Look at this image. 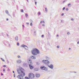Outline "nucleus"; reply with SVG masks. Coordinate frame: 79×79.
Returning a JSON list of instances; mask_svg holds the SVG:
<instances>
[{
	"label": "nucleus",
	"instance_id": "nucleus-11",
	"mask_svg": "<svg viewBox=\"0 0 79 79\" xmlns=\"http://www.w3.org/2000/svg\"><path fill=\"white\" fill-rule=\"evenodd\" d=\"M48 66L49 68H51V69L53 68V65H51L50 66Z\"/></svg>",
	"mask_w": 79,
	"mask_h": 79
},
{
	"label": "nucleus",
	"instance_id": "nucleus-26",
	"mask_svg": "<svg viewBox=\"0 0 79 79\" xmlns=\"http://www.w3.org/2000/svg\"><path fill=\"white\" fill-rule=\"evenodd\" d=\"M45 11H47V8H45Z\"/></svg>",
	"mask_w": 79,
	"mask_h": 79
},
{
	"label": "nucleus",
	"instance_id": "nucleus-2",
	"mask_svg": "<svg viewBox=\"0 0 79 79\" xmlns=\"http://www.w3.org/2000/svg\"><path fill=\"white\" fill-rule=\"evenodd\" d=\"M31 52L32 55H37V54L40 53V52L38 49L35 48L32 49Z\"/></svg>",
	"mask_w": 79,
	"mask_h": 79
},
{
	"label": "nucleus",
	"instance_id": "nucleus-27",
	"mask_svg": "<svg viewBox=\"0 0 79 79\" xmlns=\"http://www.w3.org/2000/svg\"><path fill=\"white\" fill-rule=\"evenodd\" d=\"M70 33H69V32H68V33H67V34H68V35H69V34H70Z\"/></svg>",
	"mask_w": 79,
	"mask_h": 79
},
{
	"label": "nucleus",
	"instance_id": "nucleus-7",
	"mask_svg": "<svg viewBox=\"0 0 79 79\" xmlns=\"http://www.w3.org/2000/svg\"><path fill=\"white\" fill-rule=\"evenodd\" d=\"M32 64H30V65H29V66L30 69H34V66L32 65Z\"/></svg>",
	"mask_w": 79,
	"mask_h": 79
},
{
	"label": "nucleus",
	"instance_id": "nucleus-28",
	"mask_svg": "<svg viewBox=\"0 0 79 79\" xmlns=\"http://www.w3.org/2000/svg\"><path fill=\"white\" fill-rule=\"evenodd\" d=\"M3 67H4V68H6V65H4L3 66Z\"/></svg>",
	"mask_w": 79,
	"mask_h": 79
},
{
	"label": "nucleus",
	"instance_id": "nucleus-47",
	"mask_svg": "<svg viewBox=\"0 0 79 79\" xmlns=\"http://www.w3.org/2000/svg\"><path fill=\"white\" fill-rule=\"evenodd\" d=\"M23 26H24V25H23Z\"/></svg>",
	"mask_w": 79,
	"mask_h": 79
},
{
	"label": "nucleus",
	"instance_id": "nucleus-19",
	"mask_svg": "<svg viewBox=\"0 0 79 79\" xmlns=\"http://www.w3.org/2000/svg\"><path fill=\"white\" fill-rule=\"evenodd\" d=\"M17 57L18 58H21V56H18Z\"/></svg>",
	"mask_w": 79,
	"mask_h": 79
},
{
	"label": "nucleus",
	"instance_id": "nucleus-10",
	"mask_svg": "<svg viewBox=\"0 0 79 79\" xmlns=\"http://www.w3.org/2000/svg\"><path fill=\"white\" fill-rule=\"evenodd\" d=\"M17 63L19 64V63H21V60H17Z\"/></svg>",
	"mask_w": 79,
	"mask_h": 79
},
{
	"label": "nucleus",
	"instance_id": "nucleus-43",
	"mask_svg": "<svg viewBox=\"0 0 79 79\" xmlns=\"http://www.w3.org/2000/svg\"><path fill=\"white\" fill-rule=\"evenodd\" d=\"M69 50H71V48H69Z\"/></svg>",
	"mask_w": 79,
	"mask_h": 79
},
{
	"label": "nucleus",
	"instance_id": "nucleus-44",
	"mask_svg": "<svg viewBox=\"0 0 79 79\" xmlns=\"http://www.w3.org/2000/svg\"><path fill=\"white\" fill-rule=\"evenodd\" d=\"M57 37H58V35H57Z\"/></svg>",
	"mask_w": 79,
	"mask_h": 79
},
{
	"label": "nucleus",
	"instance_id": "nucleus-17",
	"mask_svg": "<svg viewBox=\"0 0 79 79\" xmlns=\"http://www.w3.org/2000/svg\"><path fill=\"white\" fill-rule=\"evenodd\" d=\"M44 23L45 22H44V21H41L40 23Z\"/></svg>",
	"mask_w": 79,
	"mask_h": 79
},
{
	"label": "nucleus",
	"instance_id": "nucleus-22",
	"mask_svg": "<svg viewBox=\"0 0 79 79\" xmlns=\"http://www.w3.org/2000/svg\"><path fill=\"white\" fill-rule=\"evenodd\" d=\"M38 15H40V12H38Z\"/></svg>",
	"mask_w": 79,
	"mask_h": 79
},
{
	"label": "nucleus",
	"instance_id": "nucleus-21",
	"mask_svg": "<svg viewBox=\"0 0 79 79\" xmlns=\"http://www.w3.org/2000/svg\"><path fill=\"white\" fill-rule=\"evenodd\" d=\"M25 15L26 17H27L28 16V15L27 14H25Z\"/></svg>",
	"mask_w": 79,
	"mask_h": 79
},
{
	"label": "nucleus",
	"instance_id": "nucleus-14",
	"mask_svg": "<svg viewBox=\"0 0 79 79\" xmlns=\"http://www.w3.org/2000/svg\"><path fill=\"white\" fill-rule=\"evenodd\" d=\"M25 79H30V78L27 77H25Z\"/></svg>",
	"mask_w": 79,
	"mask_h": 79
},
{
	"label": "nucleus",
	"instance_id": "nucleus-23",
	"mask_svg": "<svg viewBox=\"0 0 79 79\" xmlns=\"http://www.w3.org/2000/svg\"><path fill=\"white\" fill-rule=\"evenodd\" d=\"M70 5H71V4H68V6H70Z\"/></svg>",
	"mask_w": 79,
	"mask_h": 79
},
{
	"label": "nucleus",
	"instance_id": "nucleus-34",
	"mask_svg": "<svg viewBox=\"0 0 79 79\" xmlns=\"http://www.w3.org/2000/svg\"><path fill=\"white\" fill-rule=\"evenodd\" d=\"M63 15H64V14H61V16H63Z\"/></svg>",
	"mask_w": 79,
	"mask_h": 79
},
{
	"label": "nucleus",
	"instance_id": "nucleus-42",
	"mask_svg": "<svg viewBox=\"0 0 79 79\" xmlns=\"http://www.w3.org/2000/svg\"><path fill=\"white\" fill-rule=\"evenodd\" d=\"M13 73H15V72L14 71H13Z\"/></svg>",
	"mask_w": 79,
	"mask_h": 79
},
{
	"label": "nucleus",
	"instance_id": "nucleus-5",
	"mask_svg": "<svg viewBox=\"0 0 79 79\" xmlns=\"http://www.w3.org/2000/svg\"><path fill=\"white\" fill-rule=\"evenodd\" d=\"M27 62L29 64V65L32 64V63L31 59L30 58L28 59H27Z\"/></svg>",
	"mask_w": 79,
	"mask_h": 79
},
{
	"label": "nucleus",
	"instance_id": "nucleus-8",
	"mask_svg": "<svg viewBox=\"0 0 79 79\" xmlns=\"http://www.w3.org/2000/svg\"><path fill=\"white\" fill-rule=\"evenodd\" d=\"M36 77H39L40 76V74L39 73H37L35 75Z\"/></svg>",
	"mask_w": 79,
	"mask_h": 79
},
{
	"label": "nucleus",
	"instance_id": "nucleus-1",
	"mask_svg": "<svg viewBox=\"0 0 79 79\" xmlns=\"http://www.w3.org/2000/svg\"><path fill=\"white\" fill-rule=\"evenodd\" d=\"M17 71L18 73L20 74L17 76V78L19 79H24L23 76H25V73L24 72V70L19 69L17 70Z\"/></svg>",
	"mask_w": 79,
	"mask_h": 79
},
{
	"label": "nucleus",
	"instance_id": "nucleus-24",
	"mask_svg": "<svg viewBox=\"0 0 79 79\" xmlns=\"http://www.w3.org/2000/svg\"><path fill=\"white\" fill-rule=\"evenodd\" d=\"M17 45L18 46H19V43H17Z\"/></svg>",
	"mask_w": 79,
	"mask_h": 79
},
{
	"label": "nucleus",
	"instance_id": "nucleus-13",
	"mask_svg": "<svg viewBox=\"0 0 79 79\" xmlns=\"http://www.w3.org/2000/svg\"><path fill=\"white\" fill-rule=\"evenodd\" d=\"M15 40H18V37H16L15 38Z\"/></svg>",
	"mask_w": 79,
	"mask_h": 79
},
{
	"label": "nucleus",
	"instance_id": "nucleus-35",
	"mask_svg": "<svg viewBox=\"0 0 79 79\" xmlns=\"http://www.w3.org/2000/svg\"><path fill=\"white\" fill-rule=\"evenodd\" d=\"M6 21H8V19H6Z\"/></svg>",
	"mask_w": 79,
	"mask_h": 79
},
{
	"label": "nucleus",
	"instance_id": "nucleus-38",
	"mask_svg": "<svg viewBox=\"0 0 79 79\" xmlns=\"http://www.w3.org/2000/svg\"><path fill=\"white\" fill-rule=\"evenodd\" d=\"M35 5H37V2H35Z\"/></svg>",
	"mask_w": 79,
	"mask_h": 79
},
{
	"label": "nucleus",
	"instance_id": "nucleus-46",
	"mask_svg": "<svg viewBox=\"0 0 79 79\" xmlns=\"http://www.w3.org/2000/svg\"><path fill=\"white\" fill-rule=\"evenodd\" d=\"M27 2H28V0H27Z\"/></svg>",
	"mask_w": 79,
	"mask_h": 79
},
{
	"label": "nucleus",
	"instance_id": "nucleus-25",
	"mask_svg": "<svg viewBox=\"0 0 79 79\" xmlns=\"http://www.w3.org/2000/svg\"><path fill=\"white\" fill-rule=\"evenodd\" d=\"M30 26H32V23H30Z\"/></svg>",
	"mask_w": 79,
	"mask_h": 79
},
{
	"label": "nucleus",
	"instance_id": "nucleus-15",
	"mask_svg": "<svg viewBox=\"0 0 79 79\" xmlns=\"http://www.w3.org/2000/svg\"><path fill=\"white\" fill-rule=\"evenodd\" d=\"M6 12L7 14H8V11L6 10Z\"/></svg>",
	"mask_w": 79,
	"mask_h": 79
},
{
	"label": "nucleus",
	"instance_id": "nucleus-40",
	"mask_svg": "<svg viewBox=\"0 0 79 79\" xmlns=\"http://www.w3.org/2000/svg\"><path fill=\"white\" fill-rule=\"evenodd\" d=\"M3 74L2 73H1V76H3Z\"/></svg>",
	"mask_w": 79,
	"mask_h": 79
},
{
	"label": "nucleus",
	"instance_id": "nucleus-6",
	"mask_svg": "<svg viewBox=\"0 0 79 79\" xmlns=\"http://www.w3.org/2000/svg\"><path fill=\"white\" fill-rule=\"evenodd\" d=\"M40 69L43 70H45V71H47V68L44 66L40 67Z\"/></svg>",
	"mask_w": 79,
	"mask_h": 79
},
{
	"label": "nucleus",
	"instance_id": "nucleus-9",
	"mask_svg": "<svg viewBox=\"0 0 79 79\" xmlns=\"http://www.w3.org/2000/svg\"><path fill=\"white\" fill-rule=\"evenodd\" d=\"M31 59H33V60H35L36 59V57L35 56H31Z\"/></svg>",
	"mask_w": 79,
	"mask_h": 79
},
{
	"label": "nucleus",
	"instance_id": "nucleus-31",
	"mask_svg": "<svg viewBox=\"0 0 79 79\" xmlns=\"http://www.w3.org/2000/svg\"><path fill=\"white\" fill-rule=\"evenodd\" d=\"M65 7H64L63 8V10H65Z\"/></svg>",
	"mask_w": 79,
	"mask_h": 79
},
{
	"label": "nucleus",
	"instance_id": "nucleus-20",
	"mask_svg": "<svg viewBox=\"0 0 79 79\" xmlns=\"http://www.w3.org/2000/svg\"><path fill=\"white\" fill-rule=\"evenodd\" d=\"M30 21L31 23H32V22H33V21H32V19H30Z\"/></svg>",
	"mask_w": 79,
	"mask_h": 79
},
{
	"label": "nucleus",
	"instance_id": "nucleus-33",
	"mask_svg": "<svg viewBox=\"0 0 79 79\" xmlns=\"http://www.w3.org/2000/svg\"><path fill=\"white\" fill-rule=\"evenodd\" d=\"M59 47H59V46H57V48H59Z\"/></svg>",
	"mask_w": 79,
	"mask_h": 79
},
{
	"label": "nucleus",
	"instance_id": "nucleus-36",
	"mask_svg": "<svg viewBox=\"0 0 79 79\" xmlns=\"http://www.w3.org/2000/svg\"><path fill=\"white\" fill-rule=\"evenodd\" d=\"M71 20L72 21H73V20H74V19H72Z\"/></svg>",
	"mask_w": 79,
	"mask_h": 79
},
{
	"label": "nucleus",
	"instance_id": "nucleus-41",
	"mask_svg": "<svg viewBox=\"0 0 79 79\" xmlns=\"http://www.w3.org/2000/svg\"><path fill=\"white\" fill-rule=\"evenodd\" d=\"M77 44H79V41H78V42H77Z\"/></svg>",
	"mask_w": 79,
	"mask_h": 79
},
{
	"label": "nucleus",
	"instance_id": "nucleus-4",
	"mask_svg": "<svg viewBox=\"0 0 79 79\" xmlns=\"http://www.w3.org/2000/svg\"><path fill=\"white\" fill-rule=\"evenodd\" d=\"M42 62L45 64H50V62L47 60H43L42 61Z\"/></svg>",
	"mask_w": 79,
	"mask_h": 79
},
{
	"label": "nucleus",
	"instance_id": "nucleus-16",
	"mask_svg": "<svg viewBox=\"0 0 79 79\" xmlns=\"http://www.w3.org/2000/svg\"><path fill=\"white\" fill-rule=\"evenodd\" d=\"M1 60H2V61H5V60H4V59H3L1 58Z\"/></svg>",
	"mask_w": 79,
	"mask_h": 79
},
{
	"label": "nucleus",
	"instance_id": "nucleus-3",
	"mask_svg": "<svg viewBox=\"0 0 79 79\" xmlns=\"http://www.w3.org/2000/svg\"><path fill=\"white\" fill-rule=\"evenodd\" d=\"M28 77L30 79H34L35 77V75L32 73H30L28 74Z\"/></svg>",
	"mask_w": 79,
	"mask_h": 79
},
{
	"label": "nucleus",
	"instance_id": "nucleus-37",
	"mask_svg": "<svg viewBox=\"0 0 79 79\" xmlns=\"http://www.w3.org/2000/svg\"><path fill=\"white\" fill-rule=\"evenodd\" d=\"M44 35H42V37H44Z\"/></svg>",
	"mask_w": 79,
	"mask_h": 79
},
{
	"label": "nucleus",
	"instance_id": "nucleus-32",
	"mask_svg": "<svg viewBox=\"0 0 79 79\" xmlns=\"http://www.w3.org/2000/svg\"><path fill=\"white\" fill-rule=\"evenodd\" d=\"M14 77H15V73H14Z\"/></svg>",
	"mask_w": 79,
	"mask_h": 79
},
{
	"label": "nucleus",
	"instance_id": "nucleus-30",
	"mask_svg": "<svg viewBox=\"0 0 79 79\" xmlns=\"http://www.w3.org/2000/svg\"><path fill=\"white\" fill-rule=\"evenodd\" d=\"M3 72H5V69H3Z\"/></svg>",
	"mask_w": 79,
	"mask_h": 79
},
{
	"label": "nucleus",
	"instance_id": "nucleus-18",
	"mask_svg": "<svg viewBox=\"0 0 79 79\" xmlns=\"http://www.w3.org/2000/svg\"><path fill=\"white\" fill-rule=\"evenodd\" d=\"M21 12H23L24 10H23L22 9V10H21Z\"/></svg>",
	"mask_w": 79,
	"mask_h": 79
},
{
	"label": "nucleus",
	"instance_id": "nucleus-29",
	"mask_svg": "<svg viewBox=\"0 0 79 79\" xmlns=\"http://www.w3.org/2000/svg\"><path fill=\"white\" fill-rule=\"evenodd\" d=\"M66 11H68V8H66Z\"/></svg>",
	"mask_w": 79,
	"mask_h": 79
},
{
	"label": "nucleus",
	"instance_id": "nucleus-39",
	"mask_svg": "<svg viewBox=\"0 0 79 79\" xmlns=\"http://www.w3.org/2000/svg\"><path fill=\"white\" fill-rule=\"evenodd\" d=\"M29 24V23H27V24Z\"/></svg>",
	"mask_w": 79,
	"mask_h": 79
},
{
	"label": "nucleus",
	"instance_id": "nucleus-45",
	"mask_svg": "<svg viewBox=\"0 0 79 79\" xmlns=\"http://www.w3.org/2000/svg\"><path fill=\"white\" fill-rule=\"evenodd\" d=\"M43 26H44V24L43 25Z\"/></svg>",
	"mask_w": 79,
	"mask_h": 79
},
{
	"label": "nucleus",
	"instance_id": "nucleus-12",
	"mask_svg": "<svg viewBox=\"0 0 79 79\" xmlns=\"http://www.w3.org/2000/svg\"><path fill=\"white\" fill-rule=\"evenodd\" d=\"M21 47H27V46L24 44H23L21 45Z\"/></svg>",
	"mask_w": 79,
	"mask_h": 79
}]
</instances>
